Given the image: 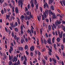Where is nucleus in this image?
I'll use <instances>...</instances> for the list:
<instances>
[{"instance_id": "63", "label": "nucleus", "mask_w": 65, "mask_h": 65, "mask_svg": "<svg viewBox=\"0 0 65 65\" xmlns=\"http://www.w3.org/2000/svg\"><path fill=\"white\" fill-rule=\"evenodd\" d=\"M57 24H58V25H60L61 23V22L59 21H58L57 22Z\"/></svg>"}, {"instance_id": "15", "label": "nucleus", "mask_w": 65, "mask_h": 65, "mask_svg": "<svg viewBox=\"0 0 65 65\" xmlns=\"http://www.w3.org/2000/svg\"><path fill=\"white\" fill-rule=\"evenodd\" d=\"M46 61H45V59H42V63L44 65H45V64L46 63Z\"/></svg>"}, {"instance_id": "4", "label": "nucleus", "mask_w": 65, "mask_h": 65, "mask_svg": "<svg viewBox=\"0 0 65 65\" xmlns=\"http://www.w3.org/2000/svg\"><path fill=\"white\" fill-rule=\"evenodd\" d=\"M12 11L13 15V16H15V13H14V7L13 6H12Z\"/></svg>"}, {"instance_id": "46", "label": "nucleus", "mask_w": 65, "mask_h": 65, "mask_svg": "<svg viewBox=\"0 0 65 65\" xmlns=\"http://www.w3.org/2000/svg\"><path fill=\"white\" fill-rule=\"evenodd\" d=\"M35 5H36V4H37V2L36 0H34Z\"/></svg>"}, {"instance_id": "43", "label": "nucleus", "mask_w": 65, "mask_h": 65, "mask_svg": "<svg viewBox=\"0 0 65 65\" xmlns=\"http://www.w3.org/2000/svg\"><path fill=\"white\" fill-rule=\"evenodd\" d=\"M24 57H23V56H21V61H22L23 60H24Z\"/></svg>"}, {"instance_id": "61", "label": "nucleus", "mask_w": 65, "mask_h": 65, "mask_svg": "<svg viewBox=\"0 0 65 65\" xmlns=\"http://www.w3.org/2000/svg\"><path fill=\"white\" fill-rule=\"evenodd\" d=\"M42 52H44L45 51V48H44L42 49Z\"/></svg>"}, {"instance_id": "9", "label": "nucleus", "mask_w": 65, "mask_h": 65, "mask_svg": "<svg viewBox=\"0 0 65 65\" xmlns=\"http://www.w3.org/2000/svg\"><path fill=\"white\" fill-rule=\"evenodd\" d=\"M60 2L62 6H63V3L64 6H65V1H64V0H62V1H60ZM62 2L63 3H62Z\"/></svg>"}, {"instance_id": "58", "label": "nucleus", "mask_w": 65, "mask_h": 65, "mask_svg": "<svg viewBox=\"0 0 65 65\" xmlns=\"http://www.w3.org/2000/svg\"><path fill=\"white\" fill-rule=\"evenodd\" d=\"M11 34V31L10 30H9L8 31V34L9 35H10V34Z\"/></svg>"}, {"instance_id": "55", "label": "nucleus", "mask_w": 65, "mask_h": 65, "mask_svg": "<svg viewBox=\"0 0 65 65\" xmlns=\"http://www.w3.org/2000/svg\"><path fill=\"white\" fill-rule=\"evenodd\" d=\"M26 62H27V61H26L25 60H24V65H26Z\"/></svg>"}, {"instance_id": "44", "label": "nucleus", "mask_w": 65, "mask_h": 65, "mask_svg": "<svg viewBox=\"0 0 65 65\" xmlns=\"http://www.w3.org/2000/svg\"><path fill=\"white\" fill-rule=\"evenodd\" d=\"M56 57L57 59L58 60H60V58H59V56H58L57 55L56 56Z\"/></svg>"}, {"instance_id": "24", "label": "nucleus", "mask_w": 65, "mask_h": 65, "mask_svg": "<svg viewBox=\"0 0 65 65\" xmlns=\"http://www.w3.org/2000/svg\"><path fill=\"white\" fill-rule=\"evenodd\" d=\"M49 13L50 14H51V15H53L54 13H53V12L51 10L49 11Z\"/></svg>"}, {"instance_id": "38", "label": "nucleus", "mask_w": 65, "mask_h": 65, "mask_svg": "<svg viewBox=\"0 0 65 65\" xmlns=\"http://www.w3.org/2000/svg\"><path fill=\"white\" fill-rule=\"evenodd\" d=\"M30 5L31 7H32V9H33L34 8V4H31Z\"/></svg>"}, {"instance_id": "57", "label": "nucleus", "mask_w": 65, "mask_h": 65, "mask_svg": "<svg viewBox=\"0 0 65 65\" xmlns=\"http://www.w3.org/2000/svg\"><path fill=\"white\" fill-rule=\"evenodd\" d=\"M16 32H18V29L17 28H14Z\"/></svg>"}, {"instance_id": "56", "label": "nucleus", "mask_w": 65, "mask_h": 65, "mask_svg": "<svg viewBox=\"0 0 65 65\" xmlns=\"http://www.w3.org/2000/svg\"><path fill=\"white\" fill-rule=\"evenodd\" d=\"M25 41H26V42H28V38H26L25 39Z\"/></svg>"}, {"instance_id": "16", "label": "nucleus", "mask_w": 65, "mask_h": 65, "mask_svg": "<svg viewBox=\"0 0 65 65\" xmlns=\"http://www.w3.org/2000/svg\"><path fill=\"white\" fill-rule=\"evenodd\" d=\"M15 10L16 13H19V10L18 7H16L15 8Z\"/></svg>"}, {"instance_id": "51", "label": "nucleus", "mask_w": 65, "mask_h": 65, "mask_svg": "<svg viewBox=\"0 0 65 65\" xmlns=\"http://www.w3.org/2000/svg\"><path fill=\"white\" fill-rule=\"evenodd\" d=\"M44 58L45 59V60H47V56H45L44 57Z\"/></svg>"}, {"instance_id": "25", "label": "nucleus", "mask_w": 65, "mask_h": 65, "mask_svg": "<svg viewBox=\"0 0 65 65\" xmlns=\"http://www.w3.org/2000/svg\"><path fill=\"white\" fill-rule=\"evenodd\" d=\"M52 24L54 29H56V28H57L56 25L55 24H54L53 23Z\"/></svg>"}, {"instance_id": "62", "label": "nucleus", "mask_w": 65, "mask_h": 65, "mask_svg": "<svg viewBox=\"0 0 65 65\" xmlns=\"http://www.w3.org/2000/svg\"><path fill=\"white\" fill-rule=\"evenodd\" d=\"M26 21H27V16L25 15V18L24 19Z\"/></svg>"}, {"instance_id": "60", "label": "nucleus", "mask_w": 65, "mask_h": 65, "mask_svg": "<svg viewBox=\"0 0 65 65\" xmlns=\"http://www.w3.org/2000/svg\"><path fill=\"white\" fill-rule=\"evenodd\" d=\"M36 9H38V4H36Z\"/></svg>"}, {"instance_id": "50", "label": "nucleus", "mask_w": 65, "mask_h": 65, "mask_svg": "<svg viewBox=\"0 0 65 65\" xmlns=\"http://www.w3.org/2000/svg\"><path fill=\"white\" fill-rule=\"evenodd\" d=\"M57 41L59 42L60 41V38H58L57 39Z\"/></svg>"}, {"instance_id": "39", "label": "nucleus", "mask_w": 65, "mask_h": 65, "mask_svg": "<svg viewBox=\"0 0 65 65\" xmlns=\"http://www.w3.org/2000/svg\"><path fill=\"white\" fill-rule=\"evenodd\" d=\"M45 6H46V7H47L48 8L49 7H48V4H47V3H45Z\"/></svg>"}, {"instance_id": "2", "label": "nucleus", "mask_w": 65, "mask_h": 65, "mask_svg": "<svg viewBox=\"0 0 65 65\" xmlns=\"http://www.w3.org/2000/svg\"><path fill=\"white\" fill-rule=\"evenodd\" d=\"M10 25L12 27L13 29L14 28V27H15V25H13V22H11L10 23Z\"/></svg>"}, {"instance_id": "29", "label": "nucleus", "mask_w": 65, "mask_h": 65, "mask_svg": "<svg viewBox=\"0 0 65 65\" xmlns=\"http://www.w3.org/2000/svg\"><path fill=\"white\" fill-rule=\"evenodd\" d=\"M61 50H64V45L63 44H62L61 45Z\"/></svg>"}, {"instance_id": "6", "label": "nucleus", "mask_w": 65, "mask_h": 65, "mask_svg": "<svg viewBox=\"0 0 65 65\" xmlns=\"http://www.w3.org/2000/svg\"><path fill=\"white\" fill-rule=\"evenodd\" d=\"M18 49L20 51H23L24 50V48L21 46H19L18 47Z\"/></svg>"}, {"instance_id": "23", "label": "nucleus", "mask_w": 65, "mask_h": 65, "mask_svg": "<svg viewBox=\"0 0 65 65\" xmlns=\"http://www.w3.org/2000/svg\"><path fill=\"white\" fill-rule=\"evenodd\" d=\"M17 22H18V24H19V25H20V19L18 17L17 18Z\"/></svg>"}, {"instance_id": "1", "label": "nucleus", "mask_w": 65, "mask_h": 65, "mask_svg": "<svg viewBox=\"0 0 65 65\" xmlns=\"http://www.w3.org/2000/svg\"><path fill=\"white\" fill-rule=\"evenodd\" d=\"M18 61V58H17V57L15 56H14L12 60V62H17Z\"/></svg>"}, {"instance_id": "54", "label": "nucleus", "mask_w": 65, "mask_h": 65, "mask_svg": "<svg viewBox=\"0 0 65 65\" xmlns=\"http://www.w3.org/2000/svg\"><path fill=\"white\" fill-rule=\"evenodd\" d=\"M30 4H29L27 5V7L28 8V9H30Z\"/></svg>"}, {"instance_id": "59", "label": "nucleus", "mask_w": 65, "mask_h": 65, "mask_svg": "<svg viewBox=\"0 0 65 65\" xmlns=\"http://www.w3.org/2000/svg\"><path fill=\"white\" fill-rule=\"evenodd\" d=\"M24 60L25 61H27V58H26V57L25 55H24Z\"/></svg>"}, {"instance_id": "30", "label": "nucleus", "mask_w": 65, "mask_h": 65, "mask_svg": "<svg viewBox=\"0 0 65 65\" xmlns=\"http://www.w3.org/2000/svg\"><path fill=\"white\" fill-rule=\"evenodd\" d=\"M40 32L41 35H42V28H41L40 29Z\"/></svg>"}, {"instance_id": "7", "label": "nucleus", "mask_w": 65, "mask_h": 65, "mask_svg": "<svg viewBox=\"0 0 65 65\" xmlns=\"http://www.w3.org/2000/svg\"><path fill=\"white\" fill-rule=\"evenodd\" d=\"M6 55L5 53H4L3 54V60H5L6 59Z\"/></svg>"}, {"instance_id": "8", "label": "nucleus", "mask_w": 65, "mask_h": 65, "mask_svg": "<svg viewBox=\"0 0 65 65\" xmlns=\"http://www.w3.org/2000/svg\"><path fill=\"white\" fill-rule=\"evenodd\" d=\"M47 42L49 44L52 45V44L51 43V38H49L47 40Z\"/></svg>"}, {"instance_id": "45", "label": "nucleus", "mask_w": 65, "mask_h": 65, "mask_svg": "<svg viewBox=\"0 0 65 65\" xmlns=\"http://www.w3.org/2000/svg\"><path fill=\"white\" fill-rule=\"evenodd\" d=\"M43 42L45 44H46V40H45V39H44L43 40Z\"/></svg>"}, {"instance_id": "64", "label": "nucleus", "mask_w": 65, "mask_h": 65, "mask_svg": "<svg viewBox=\"0 0 65 65\" xmlns=\"http://www.w3.org/2000/svg\"><path fill=\"white\" fill-rule=\"evenodd\" d=\"M30 13V11H28L26 12V14L27 15H29V13Z\"/></svg>"}, {"instance_id": "22", "label": "nucleus", "mask_w": 65, "mask_h": 65, "mask_svg": "<svg viewBox=\"0 0 65 65\" xmlns=\"http://www.w3.org/2000/svg\"><path fill=\"white\" fill-rule=\"evenodd\" d=\"M48 28L49 31H51V30H52V27H51V25H49L48 26Z\"/></svg>"}, {"instance_id": "47", "label": "nucleus", "mask_w": 65, "mask_h": 65, "mask_svg": "<svg viewBox=\"0 0 65 65\" xmlns=\"http://www.w3.org/2000/svg\"><path fill=\"white\" fill-rule=\"evenodd\" d=\"M30 56L31 57H33V53L32 52H30Z\"/></svg>"}, {"instance_id": "13", "label": "nucleus", "mask_w": 65, "mask_h": 65, "mask_svg": "<svg viewBox=\"0 0 65 65\" xmlns=\"http://www.w3.org/2000/svg\"><path fill=\"white\" fill-rule=\"evenodd\" d=\"M24 42H25V40H24V39L23 38H22L21 39V43L22 44H23V43Z\"/></svg>"}, {"instance_id": "5", "label": "nucleus", "mask_w": 65, "mask_h": 65, "mask_svg": "<svg viewBox=\"0 0 65 65\" xmlns=\"http://www.w3.org/2000/svg\"><path fill=\"white\" fill-rule=\"evenodd\" d=\"M31 32L32 34H34V35H36V31L35 30L34 31V30L32 28H31Z\"/></svg>"}, {"instance_id": "12", "label": "nucleus", "mask_w": 65, "mask_h": 65, "mask_svg": "<svg viewBox=\"0 0 65 65\" xmlns=\"http://www.w3.org/2000/svg\"><path fill=\"white\" fill-rule=\"evenodd\" d=\"M13 50V47L11 46H10V49L9 50V52L10 54H11V52H12Z\"/></svg>"}, {"instance_id": "20", "label": "nucleus", "mask_w": 65, "mask_h": 65, "mask_svg": "<svg viewBox=\"0 0 65 65\" xmlns=\"http://www.w3.org/2000/svg\"><path fill=\"white\" fill-rule=\"evenodd\" d=\"M18 4H23V2H22V0H19L18 1Z\"/></svg>"}, {"instance_id": "53", "label": "nucleus", "mask_w": 65, "mask_h": 65, "mask_svg": "<svg viewBox=\"0 0 65 65\" xmlns=\"http://www.w3.org/2000/svg\"><path fill=\"white\" fill-rule=\"evenodd\" d=\"M14 36V39H15V40H16V39H17V36L15 35Z\"/></svg>"}, {"instance_id": "52", "label": "nucleus", "mask_w": 65, "mask_h": 65, "mask_svg": "<svg viewBox=\"0 0 65 65\" xmlns=\"http://www.w3.org/2000/svg\"><path fill=\"white\" fill-rule=\"evenodd\" d=\"M30 4H34V2H33V1L32 0H31L30 1Z\"/></svg>"}, {"instance_id": "31", "label": "nucleus", "mask_w": 65, "mask_h": 65, "mask_svg": "<svg viewBox=\"0 0 65 65\" xmlns=\"http://www.w3.org/2000/svg\"><path fill=\"white\" fill-rule=\"evenodd\" d=\"M39 17V16H37V18L38 20L39 21H40V19L41 18V17L40 16Z\"/></svg>"}, {"instance_id": "19", "label": "nucleus", "mask_w": 65, "mask_h": 65, "mask_svg": "<svg viewBox=\"0 0 65 65\" xmlns=\"http://www.w3.org/2000/svg\"><path fill=\"white\" fill-rule=\"evenodd\" d=\"M10 18V15H6V19H8V20L9 21H10V19H9Z\"/></svg>"}, {"instance_id": "48", "label": "nucleus", "mask_w": 65, "mask_h": 65, "mask_svg": "<svg viewBox=\"0 0 65 65\" xmlns=\"http://www.w3.org/2000/svg\"><path fill=\"white\" fill-rule=\"evenodd\" d=\"M24 49L25 50H27V49H28V46L27 45H25Z\"/></svg>"}, {"instance_id": "21", "label": "nucleus", "mask_w": 65, "mask_h": 65, "mask_svg": "<svg viewBox=\"0 0 65 65\" xmlns=\"http://www.w3.org/2000/svg\"><path fill=\"white\" fill-rule=\"evenodd\" d=\"M52 61H53V62L55 63H57V61H56V60L55 58H52Z\"/></svg>"}, {"instance_id": "32", "label": "nucleus", "mask_w": 65, "mask_h": 65, "mask_svg": "<svg viewBox=\"0 0 65 65\" xmlns=\"http://www.w3.org/2000/svg\"><path fill=\"white\" fill-rule=\"evenodd\" d=\"M54 40H55V37H54L52 39V41L53 43H54L55 42V41Z\"/></svg>"}, {"instance_id": "10", "label": "nucleus", "mask_w": 65, "mask_h": 65, "mask_svg": "<svg viewBox=\"0 0 65 65\" xmlns=\"http://www.w3.org/2000/svg\"><path fill=\"white\" fill-rule=\"evenodd\" d=\"M52 15V18L53 19H56L57 18V16H56V14L54 13H53Z\"/></svg>"}, {"instance_id": "36", "label": "nucleus", "mask_w": 65, "mask_h": 65, "mask_svg": "<svg viewBox=\"0 0 65 65\" xmlns=\"http://www.w3.org/2000/svg\"><path fill=\"white\" fill-rule=\"evenodd\" d=\"M57 27L58 28H61V26H60V24H58L57 25Z\"/></svg>"}, {"instance_id": "42", "label": "nucleus", "mask_w": 65, "mask_h": 65, "mask_svg": "<svg viewBox=\"0 0 65 65\" xmlns=\"http://www.w3.org/2000/svg\"><path fill=\"white\" fill-rule=\"evenodd\" d=\"M34 60L35 61H33V63H35L36 62H37V60H36V59H35Z\"/></svg>"}, {"instance_id": "34", "label": "nucleus", "mask_w": 65, "mask_h": 65, "mask_svg": "<svg viewBox=\"0 0 65 65\" xmlns=\"http://www.w3.org/2000/svg\"><path fill=\"white\" fill-rule=\"evenodd\" d=\"M46 47L49 50V51L50 50H51V47H50H50H49V46H46Z\"/></svg>"}, {"instance_id": "33", "label": "nucleus", "mask_w": 65, "mask_h": 65, "mask_svg": "<svg viewBox=\"0 0 65 65\" xmlns=\"http://www.w3.org/2000/svg\"><path fill=\"white\" fill-rule=\"evenodd\" d=\"M51 8L52 10H54V6L52 5L51 6Z\"/></svg>"}, {"instance_id": "26", "label": "nucleus", "mask_w": 65, "mask_h": 65, "mask_svg": "<svg viewBox=\"0 0 65 65\" xmlns=\"http://www.w3.org/2000/svg\"><path fill=\"white\" fill-rule=\"evenodd\" d=\"M45 13H46L47 15V14H48V10L47 9H46L45 10Z\"/></svg>"}, {"instance_id": "37", "label": "nucleus", "mask_w": 65, "mask_h": 65, "mask_svg": "<svg viewBox=\"0 0 65 65\" xmlns=\"http://www.w3.org/2000/svg\"><path fill=\"white\" fill-rule=\"evenodd\" d=\"M20 19H25V16L23 15H21L20 18Z\"/></svg>"}, {"instance_id": "18", "label": "nucleus", "mask_w": 65, "mask_h": 65, "mask_svg": "<svg viewBox=\"0 0 65 65\" xmlns=\"http://www.w3.org/2000/svg\"><path fill=\"white\" fill-rule=\"evenodd\" d=\"M30 49L31 51H33V50H34V46L33 45L31 46V47H30Z\"/></svg>"}, {"instance_id": "28", "label": "nucleus", "mask_w": 65, "mask_h": 65, "mask_svg": "<svg viewBox=\"0 0 65 65\" xmlns=\"http://www.w3.org/2000/svg\"><path fill=\"white\" fill-rule=\"evenodd\" d=\"M9 65H13L12 62L11 61V60H10L9 62Z\"/></svg>"}, {"instance_id": "49", "label": "nucleus", "mask_w": 65, "mask_h": 65, "mask_svg": "<svg viewBox=\"0 0 65 65\" xmlns=\"http://www.w3.org/2000/svg\"><path fill=\"white\" fill-rule=\"evenodd\" d=\"M13 42L14 45H15V44H16V43L15 42V40H13Z\"/></svg>"}, {"instance_id": "35", "label": "nucleus", "mask_w": 65, "mask_h": 65, "mask_svg": "<svg viewBox=\"0 0 65 65\" xmlns=\"http://www.w3.org/2000/svg\"><path fill=\"white\" fill-rule=\"evenodd\" d=\"M11 35L12 37H14V32L13 31L11 32Z\"/></svg>"}, {"instance_id": "27", "label": "nucleus", "mask_w": 65, "mask_h": 65, "mask_svg": "<svg viewBox=\"0 0 65 65\" xmlns=\"http://www.w3.org/2000/svg\"><path fill=\"white\" fill-rule=\"evenodd\" d=\"M54 0H49V3L50 4H52L53 3Z\"/></svg>"}, {"instance_id": "41", "label": "nucleus", "mask_w": 65, "mask_h": 65, "mask_svg": "<svg viewBox=\"0 0 65 65\" xmlns=\"http://www.w3.org/2000/svg\"><path fill=\"white\" fill-rule=\"evenodd\" d=\"M17 64L18 65V64L20 65V61L19 60H18V61L17 62Z\"/></svg>"}, {"instance_id": "3", "label": "nucleus", "mask_w": 65, "mask_h": 65, "mask_svg": "<svg viewBox=\"0 0 65 65\" xmlns=\"http://www.w3.org/2000/svg\"><path fill=\"white\" fill-rule=\"evenodd\" d=\"M28 33H29L30 36H32V34L31 32V30L28 29L27 31Z\"/></svg>"}, {"instance_id": "11", "label": "nucleus", "mask_w": 65, "mask_h": 65, "mask_svg": "<svg viewBox=\"0 0 65 65\" xmlns=\"http://www.w3.org/2000/svg\"><path fill=\"white\" fill-rule=\"evenodd\" d=\"M52 48H51V49H50L48 51V54L50 56L52 55Z\"/></svg>"}, {"instance_id": "40", "label": "nucleus", "mask_w": 65, "mask_h": 65, "mask_svg": "<svg viewBox=\"0 0 65 65\" xmlns=\"http://www.w3.org/2000/svg\"><path fill=\"white\" fill-rule=\"evenodd\" d=\"M59 35L60 38H63V36L62 35L60 34V35Z\"/></svg>"}, {"instance_id": "17", "label": "nucleus", "mask_w": 65, "mask_h": 65, "mask_svg": "<svg viewBox=\"0 0 65 65\" xmlns=\"http://www.w3.org/2000/svg\"><path fill=\"white\" fill-rule=\"evenodd\" d=\"M61 28L62 30H63L64 32H65V27L63 25H61Z\"/></svg>"}, {"instance_id": "14", "label": "nucleus", "mask_w": 65, "mask_h": 65, "mask_svg": "<svg viewBox=\"0 0 65 65\" xmlns=\"http://www.w3.org/2000/svg\"><path fill=\"white\" fill-rule=\"evenodd\" d=\"M42 16L44 17L45 18H47V15H46V13H45V12H44L43 13Z\"/></svg>"}]
</instances>
